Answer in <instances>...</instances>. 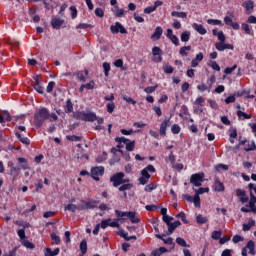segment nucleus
I'll use <instances>...</instances> for the list:
<instances>
[{
  "instance_id": "nucleus-1",
  "label": "nucleus",
  "mask_w": 256,
  "mask_h": 256,
  "mask_svg": "<svg viewBox=\"0 0 256 256\" xmlns=\"http://www.w3.org/2000/svg\"><path fill=\"white\" fill-rule=\"evenodd\" d=\"M47 119H49V110L45 107L38 109L34 114V125L36 129H41Z\"/></svg>"
},
{
  "instance_id": "nucleus-2",
  "label": "nucleus",
  "mask_w": 256,
  "mask_h": 256,
  "mask_svg": "<svg viewBox=\"0 0 256 256\" xmlns=\"http://www.w3.org/2000/svg\"><path fill=\"white\" fill-rule=\"evenodd\" d=\"M205 173L200 172L196 174H192L190 177V183L194 185V187H201L203 185V181H205Z\"/></svg>"
},
{
  "instance_id": "nucleus-3",
  "label": "nucleus",
  "mask_w": 256,
  "mask_h": 256,
  "mask_svg": "<svg viewBox=\"0 0 256 256\" xmlns=\"http://www.w3.org/2000/svg\"><path fill=\"white\" fill-rule=\"evenodd\" d=\"M125 173L118 172L111 176L110 181L113 183V187H119V185H123L125 183Z\"/></svg>"
},
{
  "instance_id": "nucleus-4",
  "label": "nucleus",
  "mask_w": 256,
  "mask_h": 256,
  "mask_svg": "<svg viewBox=\"0 0 256 256\" xmlns=\"http://www.w3.org/2000/svg\"><path fill=\"white\" fill-rule=\"evenodd\" d=\"M76 118L80 119V121H97V115L95 113H85V112H78Z\"/></svg>"
},
{
  "instance_id": "nucleus-5",
  "label": "nucleus",
  "mask_w": 256,
  "mask_h": 256,
  "mask_svg": "<svg viewBox=\"0 0 256 256\" xmlns=\"http://www.w3.org/2000/svg\"><path fill=\"white\" fill-rule=\"evenodd\" d=\"M103 173H105L103 166H97L91 169V177L94 178L95 181H99V177H103Z\"/></svg>"
},
{
  "instance_id": "nucleus-6",
  "label": "nucleus",
  "mask_w": 256,
  "mask_h": 256,
  "mask_svg": "<svg viewBox=\"0 0 256 256\" xmlns=\"http://www.w3.org/2000/svg\"><path fill=\"white\" fill-rule=\"evenodd\" d=\"M111 33L116 35V33H122V35H126L127 29H125L120 22H116L115 25L110 27Z\"/></svg>"
},
{
  "instance_id": "nucleus-7",
  "label": "nucleus",
  "mask_w": 256,
  "mask_h": 256,
  "mask_svg": "<svg viewBox=\"0 0 256 256\" xmlns=\"http://www.w3.org/2000/svg\"><path fill=\"white\" fill-rule=\"evenodd\" d=\"M247 249L249 250L250 255H255V242L250 240L246 247L242 249V256H247Z\"/></svg>"
},
{
  "instance_id": "nucleus-8",
  "label": "nucleus",
  "mask_w": 256,
  "mask_h": 256,
  "mask_svg": "<svg viewBox=\"0 0 256 256\" xmlns=\"http://www.w3.org/2000/svg\"><path fill=\"white\" fill-rule=\"evenodd\" d=\"M242 7L246 10L247 15H251L255 9V3L252 0H247L242 4Z\"/></svg>"
},
{
  "instance_id": "nucleus-9",
  "label": "nucleus",
  "mask_w": 256,
  "mask_h": 256,
  "mask_svg": "<svg viewBox=\"0 0 256 256\" xmlns=\"http://www.w3.org/2000/svg\"><path fill=\"white\" fill-rule=\"evenodd\" d=\"M141 175L142 177L139 178L140 185H147V183H149V179H151V174H149L148 171L143 169L141 171Z\"/></svg>"
},
{
  "instance_id": "nucleus-10",
  "label": "nucleus",
  "mask_w": 256,
  "mask_h": 256,
  "mask_svg": "<svg viewBox=\"0 0 256 256\" xmlns=\"http://www.w3.org/2000/svg\"><path fill=\"white\" fill-rule=\"evenodd\" d=\"M215 47H216L217 51H225V49H230L231 51H233V49H234L232 44H227L225 42H217L215 44Z\"/></svg>"
},
{
  "instance_id": "nucleus-11",
  "label": "nucleus",
  "mask_w": 256,
  "mask_h": 256,
  "mask_svg": "<svg viewBox=\"0 0 256 256\" xmlns=\"http://www.w3.org/2000/svg\"><path fill=\"white\" fill-rule=\"evenodd\" d=\"M236 195L240 199L241 203H247V201H249V196H247V192L245 190H237Z\"/></svg>"
},
{
  "instance_id": "nucleus-12",
  "label": "nucleus",
  "mask_w": 256,
  "mask_h": 256,
  "mask_svg": "<svg viewBox=\"0 0 256 256\" xmlns=\"http://www.w3.org/2000/svg\"><path fill=\"white\" fill-rule=\"evenodd\" d=\"M163 35V28L161 26L156 27L154 33L151 35L152 41H159Z\"/></svg>"
},
{
  "instance_id": "nucleus-13",
  "label": "nucleus",
  "mask_w": 256,
  "mask_h": 256,
  "mask_svg": "<svg viewBox=\"0 0 256 256\" xmlns=\"http://www.w3.org/2000/svg\"><path fill=\"white\" fill-rule=\"evenodd\" d=\"M167 127H169V118L164 119L160 125V135L165 137L167 135Z\"/></svg>"
},
{
  "instance_id": "nucleus-14",
  "label": "nucleus",
  "mask_w": 256,
  "mask_h": 256,
  "mask_svg": "<svg viewBox=\"0 0 256 256\" xmlns=\"http://www.w3.org/2000/svg\"><path fill=\"white\" fill-rule=\"evenodd\" d=\"M212 189H214L215 191H217L218 193H221L223 191H225V185H223V183L221 181H219L218 179H216L214 181V184L212 186Z\"/></svg>"
},
{
  "instance_id": "nucleus-15",
  "label": "nucleus",
  "mask_w": 256,
  "mask_h": 256,
  "mask_svg": "<svg viewBox=\"0 0 256 256\" xmlns=\"http://www.w3.org/2000/svg\"><path fill=\"white\" fill-rule=\"evenodd\" d=\"M64 20L59 17H53L51 20V25L53 29H59L63 25Z\"/></svg>"
},
{
  "instance_id": "nucleus-16",
  "label": "nucleus",
  "mask_w": 256,
  "mask_h": 256,
  "mask_svg": "<svg viewBox=\"0 0 256 256\" xmlns=\"http://www.w3.org/2000/svg\"><path fill=\"white\" fill-rule=\"evenodd\" d=\"M181 222L180 221H175L174 223H169L167 225L168 227V235H173V231H175L177 229V227H180Z\"/></svg>"
},
{
  "instance_id": "nucleus-17",
  "label": "nucleus",
  "mask_w": 256,
  "mask_h": 256,
  "mask_svg": "<svg viewBox=\"0 0 256 256\" xmlns=\"http://www.w3.org/2000/svg\"><path fill=\"white\" fill-rule=\"evenodd\" d=\"M203 61V52H199L196 58L191 61V67H197Z\"/></svg>"
},
{
  "instance_id": "nucleus-18",
  "label": "nucleus",
  "mask_w": 256,
  "mask_h": 256,
  "mask_svg": "<svg viewBox=\"0 0 256 256\" xmlns=\"http://www.w3.org/2000/svg\"><path fill=\"white\" fill-rule=\"evenodd\" d=\"M193 29L197 31V33H199L200 35H205L207 33V29H205V27H203V25L201 24L194 23Z\"/></svg>"
},
{
  "instance_id": "nucleus-19",
  "label": "nucleus",
  "mask_w": 256,
  "mask_h": 256,
  "mask_svg": "<svg viewBox=\"0 0 256 256\" xmlns=\"http://www.w3.org/2000/svg\"><path fill=\"white\" fill-rule=\"evenodd\" d=\"M88 75H89L88 70H85L84 72H82V71L77 72V79H79V81H82V83H85V81H87Z\"/></svg>"
},
{
  "instance_id": "nucleus-20",
  "label": "nucleus",
  "mask_w": 256,
  "mask_h": 256,
  "mask_svg": "<svg viewBox=\"0 0 256 256\" xmlns=\"http://www.w3.org/2000/svg\"><path fill=\"white\" fill-rule=\"evenodd\" d=\"M256 196L253 195V192H250V201H249V207L252 208V213H256Z\"/></svg>"
},
{
  "instance_id": "nucleus-21",
  "label": "nucleus",
  "mask_w": 256,
  "mask_h": 256,
  "mask_svg": "<svg viewBox=\"0 0 256 256\" xmlns=\"http://www.w3.org/2000/svg\"><path fill=\"white\" fill-rule=\"evenodd\" d=\"M115 215L123 223L124 221H126V219L123 218V217H128L129 216V212H123V211L115 210Z\"/></svg>"
},
{
  "instance_id": "nucleus-22",
  "label": "nucleus",
  "mask_w": 256,
  "mask_h": 256,
  "mask_svg": "<svg viewBox=\"0 0 256 256\" xmlns=\"http://www.w3.org/2000/svg\"><path fill=\"white\" fill-rule=\"evenodd\" d=\"M133 187V185L131 184H123L122 186H120L118 188L119 191H122L123 192V197H127V192L125 191H129L131 188Z\"/></svg>"
},
{
  "instance_id": "nucleus-23",
  "label": "nucleus",
  "mask_w": 256,
  "mask_h": 256,
  "mask_svg": "<svg viewBox=\"0 0 256 256\" xmlns=\"http://www.w3.org/2000/svg\"><path fill=\"white\" fill-rule=\"evenodd\" d=\"M180 39H181L182 43H187L189 41V39H191V32L190 31H184L181 34Z\"/></svg>"
},
{
  "instance_id": "nucleus-24",
  "label": "nucleus",
  "mask_w": 256,
  "mask_h": 256,
  "mask_svg": "<svg viewBox=\"0 0 256 256\" xmlns=\"http://www.w3.org/2000/svg\"><path fill=\"white\" fill-rule=\"evenodd\" d=\"M16 137L19 139V141H21V143H23V145L31 144V140H29L27 137H23L21 134H19V132H16Z\"/></svg>"
},
{
  "instance_id": "nucleus-25",
  "label": "nucleus",
  "mask_w": 256,
  "mask_h": 256,
  "mask_svg": "<svg viewBox=\"0 0 256 256\" xmlns=\"http://www.w3.org/2000/svg\"><path fill=\"white\" fill-rule=\"evenodd\" d=\"M59 251H60L59 248H55L54 250H51V248H46L44 255L45 256H57Z\"/></svg>"
},
{
  "instance_id": "nucleus-26",
  "label": "nucleus",
  "mask_w": 256,
  "mask_h": 256,
  "mask_svg": "<svg viewBox=\"0 0 256 256\" xmlns=\"http://www.w3.org/2000/svg\"><path fill=\"white\" fill-rule=\"evenodd\" d=\"M112 11L114 12L115 17H121L122 15H125V10L120 9L119 6H114Z\"/></svg>"
},
{
  "instance_id": "nucleus-27",
  "label": "nucleus",
  "mask_w": 256,
  "mask_h": 256,
  "mask_svg": "<svg viewBox=\"0 0 256 256\" xmlns=\"http://www.w3.org/2000/svg\"><path fill=\"white\" fill-rule=\"evenodd\" d=\"M251 227H255V220L250 218L247 224H243V231H250Z\"/></svg>"
},
{
  "instance_id": "nucleus-28",
  "label": "nucleus",
  "mask_w": 256,
  "mask_h": 256,
  "mask_svg": "<svg viewBox=\"0 0 256 256\" xmlns=\"http://www.w3.org/2000/svg\"><path fill=\"white\" fill-rule=\"evenodd\" d=\"M157 239H161L166 245H173V238L169 237L167 239L163 238L165 235L157 234Z\"/></svg>"
},
{
  "instance_id": "nucleus-29",
  "label": "nucleus",
  "mask_w": 256,
  "mask_h": 256,
  "mask_svg": "<svg viewBox=\"0 0 256 256\" xmlns=\"http://www.w3.org/2000/svg\"><path fill=\"white\" fill-rule=\"evenodd\" d=\"M64 211H70L71 213H75V211H79L78 205L68 204L64 207Z\"/></svg>"
},
{
  "instance_id": "nucleus-30",
  "label": "nucleus",
  "mask_w": 256,
  "mask_h": 256,
  "mask_svg": "<svg viewBox=\"0 0 256 256\" xmlns=\"http://www.w3.org/2000/svg\"><path fill=\"white\" fill-rule=\"evenodd\" d=\"M229 16H225L224 17V22L226 25H232L233 24V12H228L227 13Z\"/></svg>"
},
{
  "instance_id": "nucleus-31",
  "label": "nucleus",
  "mask_w": 256,
  "mask_h": 256,
  "mask_svg": "<svg viewBox=\"0 0 256 256\" xmlns=\"http://www.w3.org/2000/svg\"><path fill=\"white\" fill-rule=\"evenodd\" d=\"M65 113H73V102H71V99L66 101Z\"/></svg>"
},
{
  "instance_id": "nucleus-32",
  "label": "nucleus",
  "mask_w": 256,
  "mask_h": 256,
  "mask_svg": "<svg viewBox=\"0 0 256 256\" xmlns=\"http://www.w3.org/2000/svg\"><path fill=\"white\" fill-rule=\"evenodd\" d=\"M198 91H200L201 93L208 91V93L211 91V84L209 86L205 85V84H200L197 86Z\"/></svg>"
},
{
  "instance_id": "nucleus-33",
  "label": "nucleus",
  "mask_w": 256,
  "mask_h": 256,
  "mask_svg": "<svg viewBox=\"0 0 256 256\" xmlns=\"http://www.w3.org/2000/svg\"><path fill=\"white\" fill-rule=\"evenodd\" d=\"M172 17H178L180 19H186L187 18V13L185 12H177V11H173L171 13Z\"/></svg>"
},
{
  "instance_id": "nucleus-34",
  "label": "nucleus",
  "mask_w": 256,
  "mask_h": 256,
  "mask_svg": "<svg viewBox=\"0 0 256 256\" xmlns=\"http://www.w3.org/2000/svg\"><path fill=\"white\" fill-rule=\"evenodd\" d=\"M128 218L130 219L131 223H139V217L135 216V212H128Z\"/></svg>"
},
{
  "instance_id": "nucleus-35",
  "label": "nucleus",
  "mask_w": 256,
  "mask_h": 256,
  "mask_svg": "<svg viewBox=\"0 0 256 256\" xmlns=\"http://www.w3.org/2000/svg\"><path fill=\"white\" fill-rule=\"evenodd\" d=\"M191 50V46H184L180 49L179 53L180 55H182L183 57H187V55H189V53H187L188 51Z\"/></svg>"
},
{
  "instance_id": "nucleus-36",
  "label": "nucleus",
  "mask_w": 256,
  "mask_h": 256,
  "mask_svg": "<svg viewBox=\"0 0 256 256\" xmlns=\"http://www.w3.org/2000/svg\"><path fill=\"white\" fill-rule=\"evenodd\" d=\"M21 243L27 249H35V244L31 243L29 240L24 239V240L21 241Z\"/></svg>"
},
{
  "instance_id": "nucleus-37",
  "label": "nucleus",
  "mask_w": 256,
  "mask_h": 256,
  "mask_svg": "<svg viewBox=\"0 0 256 256\" xmlns=\"http://www.w3.org/2000/svg\"><path fill=\"white\" fill-rule=\"evenodd\" d=\"M104 75L105 77H109V71H111V64L104 62L103 63Z\"/></svg>"
},
{
  "instance_id": "nucleus-38",
  "label": "nucleus",
  "mask_w": 256,
  "mask_h": 256,
  "mask_svg": "<svg viewBox=\"0 0 256 256\" xmlns=\"http://www.w3.org/2000/svg\"><path fill=\"white\" fill-rule=\"evenodd\" d=\"M23 169L21 166H11L10 174L11 175H19V171Z\"/></svg>"
},
{
  "instance_id": "nucleus-39",
  "label": "nucleus",
  "mask_w": 256,
  "mask_h": 256,
  "mask_svg": "<svg viewBox=\"0 0 256 256\" xmlns=\"http://www.w3.org/2000/svg\"><path fill=\"white\" fill-rule=\"evenodd\" d=\"M194 191H195V195L199 197V195H203V193H209V187L194 189Z\"/></svg>"
},
{
  "instance_id": "nucleus-40",
  "label": "nucleus",
  "mask_w": 256,
  "mask_h": 256,
  "mask_svg": "<svg viewBox=\"0 0 256 256\" xmlns=\"http://www.w3.org/2000/svg\"><path fill=\"white\" fill-rule=\"evenodd\" d=\"M196 221H197V223H199V225H203V224L207 223L208 219H207V217H204L203 215L200 214L196 217Z\"/></svg>"
},
{
  "instance_id": "nucleus-41",
  "label": "nucleus",
  "mask_w": 256,
  "mask_h": 256,
  "mask_svg": "<svg viewBox=\"0 0 256 256\" xmlns=\"http://www.w3.org/2000/svg\"><path fill=\"white\" fill-rule=\"evenodd\" d=\"M192 203H194L195 207H201V197L195 194L192 198Z\"/></svg>"
},
{
  "instance_id": "nucleus-42",
  "label": "nucleus",
  "mask_w": 256,
  "mask_h": 256,
  "mask_svg": "<svg viewBox=\"0 0 256 256\" xmlns=\"http://www.w3.org/2000/svg\"><path fill=\"white\" fill-rule=\"evenodd\" d=\"M112 151H118V153H121V155L125 159V161L131 160V156L129 155V153H127V152L124 153L123 150H116L115 148H113Z\"/></svg>"
},
{
  "instance_id": "nucleus-43",
  "label": "nucleus",
  "mask_w": 256,
  "mask_h": 256,
  "mask_svg": "<svg viewBox=\"0 0 256 256\" xmlns=\"http://www.w3.org/2000/svg\"><path fill=\"white\" fill-rule=\"evenodd\" d=\"M80 250H81L82 255H85V253H87V241L86 240H83L80 243Z\"/></svg>"
},
{
  "instance_id": "nucleus-44",
  "label": "nucleus",
  "mask_w": 256,
  "mask_h": 256,
  "mask_svg": "<svg viewBox=\"0 0 256 256\" xmlns=\"http://www.w3.org/2000/svg\"><path fill=\"white\" fill-rule=\"evenodd\" d=\"M177 219H182L183 223H185L187 225V223H189V221L187 220V216L185 215V212H180L176 215Z\"/></svg>"
},
{
  "instance_id": "nucleus-45",
  "label": "nucleus",
  "mask_w": 256,
  "mask_h": 256,
  "mask_svg": "<svg viewBox=\"0 0 256 256\" xmlns=\"http://www.w3.org/2000/svg\"><path fill=\"white\" fill-rule=\"evenodd\" d=\"M208 25H223V22L221 20H217V19H208L207 20Z\"/></svg>"
},
{
  "instance_id": "nucleus-46",
  "label": "nucleus",
  "mask_w": 256,
  "mask_h": 256,
  "mask_svg": "<svg viewBox=\"0 0 256 256\" xmlns=\"http://www.w3.org/2000/svg\"><path fill=\"white\" fill-rule=\"evenodd\" d=\"M176 243L178 245H180V247H189V245H187V242L185 241V239L178 237L176 238Z\"/></svg>"
},
{
  "instance_id": "nucleus-47",
  "label": "nucleus",
  "mask_w": 256,
  "mask_h": 256,
  "mask_svg": "<svg viewBox=\"0 0 256 256\" xmlns=\"http://www.w3.org/2000/svg\"><path fill=\"white\" fill-rule=\"evenodd\" d=\"M221 235H223V232L221 230L212 232V239L217 241L218 239H221Z\"/></svg>"
},
{
  "instance_id": "nucleus-48",
  "label": "nucleus",
  "mask_w": 256,
  "mask_h": 256,
  "mask_svg": "<svg viewBox=\"0 0 256 256\" xmlns=\"http://www.w3.org/2000/svg\"><path fill=\"white\" fill-rule=\"evenodd\" d=\"M122 99L124 101H126V103H131V105H135L137 103V101L133 100V98H131L125 94L122 95Z\"/></svg>"
},
{
  "instance_id": "nucleus-49",
  "label": "nucleus",
  "mask_w": 256,
  "mask_h": 256,
  "mask_svg": "<svg viewBox=\"0 0 256 256\" xmlns=\"http://www.w3.org/2000/svg\"><path fill=\"white\" fill-rule=\"evenodd\" d=\"M171 131L174 135H179V133H181V127H179V125L177 124H174L172 127H171Z\"/></svg>"
},
{
  "instance_id": "nucleus-50",
  "label": "nucleus",
  "mask_w": 256,
  "mask_h": 256,
  "mask_svg": "<svg viewBox=\"0 0 256 256\" xmlns=\"http://www.w3.org/2000/svg\"><path fill=\"white\" fill-rule=\"evenodd\" d=\"M237 115L239 118L243 117L244 119H251V114H247L241 110L237 111Z\"/></svg>"
},
{
  "instance_id": "nucleus-51",
  "label": "nucleus",
  "mask_w": 256,
  "mask_h": 256,
  "mask_svg": "<svg viewBox=\"0 0 256 256\" xmlns=\"http://www.w3.org/2000/svg\"><path fill=\"white\" fill-rule=\"evenodd\" d=\"M242 29L245 31L246 35H253V32H251V28L249 27V24H242Z\"/></svg>"
},
{
  "instance_id": "nucleus-52",
  "label": "nucleus",
  "mask_w": 256,
  "mask_h": 256,
  "mask_svg": "<svg viewBox=\"0 0 256 256\" xmlns=\"http://www.w3.org/2000/svg\"><path fill=\"white\" fill-rule=\"evenodd\" d=\"M52 241H54L55 245H59L61 243V238H59V236H57V234L52 233L50 235Z\"/></svg>"
},
{
  "instance_id": "nucleus-53",
  "label": "nucleus",
  "mask_w": 256,
  "mask_h": 256,
  "mask_svg": "<svg viewBox=\"0 0 256 256\" xmlns=\"http://www.w3.org/2000/svg\"><path fill=\"white\" fill-rule=\"evenodd\" d=\"M163 50H161V48L154 46L152 48V55L157 56V55H162Z\"/></svg>"
},
{
  "instance_id": "nucleus-54",
  "label": "nucleus",
  "mask_w": 256,
  "mask_h": 256,
  "mask_svg": "<svg viewBox=\"0 0 256 256\" xmlns=\"http://www.w3.org/2000/svg\"><path fill=\"white\" fill-rule=\"evenodd\" d=\"M17 233L21 241H24L25 239H27V236L25 235V228L18 230Z\"/></svg>"
},
{
  "instance_id": "nucleus-55",
  "label": "nucleus",
  "mask_w": 256,
  "mask_h": 256,
  "mask_svg": "<svg viewBox=\"0 0 256 256\" xmlns=\"http://www.w3.org/2000/svg\"><path fill=\"white\" fill-rule=\"evenodd\" d=\"M235 69H237V64H234L233 67H227V68L224 70V73H225L226 75H231V73L234 72Z\"/></svg>"
},
{
  "instance_id": "nucleus-56",
  "label": "nucleus",
  "mask_w": 256,
  "mask_h": 256,
  "mask_svg": "<svg viewBox=\"0 0 256 256\" xmlns=\"http://www.w3.org/2000/svg\"><path fill=\"white\" fill-rule=\"evenodd\" d=\"M18 162L23 164L20 166L22 169H29V166L27 165V160L25 158H18Z\"/></svg>"
},
{
  "instance_id": "nucleus-57",
  "label": "nucleus",
  "mask_w": 256,
  "mask_h": 256,
  "mask_svg": "<svg viewBox=\"0 0 256 256\" xmlns=\"http://www.w3.org/2000/svg\"><path fill=\"white\" fill-rule=\"evenodd\" d=\"M256 149V145L255 142H251L250 144H248L245 148L244 151H255Z\"/></svg>"
},
{
  "instance_id": "nucleus-58",
  "label": "nucleus",
  "mask_w": 256,
  "mask_h": 256,
  "mask_svg": "<svg viewBox=\"0 0 256 256\" xmlns=\"http://www.w3.org/2000/svg\"><path fill=\"white\" fill-rule=\"evenodd\" d=\"M154 189H157V185L155 184H148L145 186L144 190L147 191V193H151Z\"/></svg>"
},
{
  "instance_id": "nucleus-59",
  "label": "nucleus",
  "mask_w": 256,
  "mask_h": 256,
  "mask_svg": "<svg viewBox=\"0 0 256 256\" xmlns=\"http://www.w3.org/2000/svg\"><path fill=\"white\" fill-rule=\"evenodd\" d=\"M163 70H164V73H167L169 75H171V73H173V68L169 64L164 65Z\"/></svg>"
},
{
  "instance_id": "nucleus-60",
  "label": "nucleus",
  "mask_w": 256,
  "mask_h": 256,
  "mask_svg": "<svg viewBox=\"0 0 256 256\" xmlns=\"http://www.w3.org/2000/svg\"><path fill=\"white\" fill-rule=\"evenodd\" d=\"M33 87L35 91H37V93H40V95H43V88L41 87V83H35Z\"/></svg>"
},
{
  "instance_id": "nucleus-61",
  "label": "nucleus",
  "mask_w": 256,
  "mask_h": 256,
  "mask_svg": "<svg viewBox=\"0 0 256 256\" xmlns=\"http://www.w3.org/2000/svg\"><path fill=\"white\" fill-rule=\"evenodd\" d=\"M135 149V141H129L126 144V151H133Z\"/></svg>"
},
{
  "instance_id": "nucleus-62",
  "label": "nucleus",
  "mask_w": 256,
  "mask_h": 256,
  "mask_svg": "<svg viewBox=\"0 0 256 256\" xmlns=\"http://www.w3.org/2000/svg\"><path fill=\"white\" fill-rule=\"evenodd\" d=\"M115 141L116 143H124L126 145L130 140L125 137H117Z\"/></svg>"
},
{
  "instance_id": "nucleus-63",
  "label": "nucleus",
  "mask_w": 256,
  "mask_h": 256,
  "mask_svg": "<svg viewBox=\"0 0 256 256\" xmlns=\"http://www.w3.org/2000/svg\"><path fill=\"white\" fill-rule=\"evenodd\" d=\"M244 240L245 238H243V236H240V235H235L232 238L233 243H239L240 241H244Z\"/></svg>"
},
{
  "instance_id": "nucleus-64",
  "label": "nucleus",
  "mask_w": 256,
  "mask_h": 256,
  "mask_svg": "<svg viewBox=\"0 0 256 256\" xmlns=\"http://www.w3.org/2000/svg\"><path fill=\"white\" fill-rule=\"evenodd\" d=\"M16 255V250L13 249V250H10V251H4L3 255L2 256H15Z\"/></svg>"
}]
</instances>
